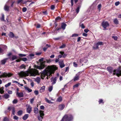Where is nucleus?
Here are the masks:
<instances>
[{
    "label": "nucleus",
    "mask_w": 121,
    "mask_h": 121,
    "mask_svg": "<svg viewBox=\"0 0 121 121\" xmlns=\"http://www.w3.org/2000/svg\"><path fill=\"white\" fill-rule=\"evenodd\" d=\"M57 69V68L55 66H48L41 73V76L42 78H43L46 75L48 76H52V74L53 73L55 70Z\"/></svg>",
    "instance_id": "obj_1"
},
{
    "label": "nucleus",
    "mask_w": 121,
    "mask_h": 121,
    "mask_svg": "<svg viewBox=\"0 0 121 121\" xmlns=\"http://www.w3.org/2000/svg\"><path fill=\"white\" fill-rule=\"evenodd\" d=\"M18 75L21 77L28 76L30 74L31 76H35L36 75H39L38 71L33 69H31L27 71L23 72L22 71L18 73Z\"/></svg>",
    "instance_id": "obj_2"
},
{
    "label": "nucleus",
    "mask_w": 121,
    "mask_h": 121,
    "mask_svg": "<svg viewBox=\"0 0 121 121\" xmlns=\"http://www.w3.org/2000/svg\"><path fill=\"white\" fill-rule=\"evenodd\" d=\"M107 69L110 74L113 73V75L116 74L118 77L121 75V71L119 69L113 70V68L112 67H109L107 68Z\"/></svg>",
    "instance_id": "obj_3"
},
{
    "label": "nucleus",
    "mask_w": 121,
    "mask_h": 121,
    "mask_svg": "<svg viewBox=\"0 0 121 121\" xmlns=\"http://www.w3.org/2000/svg\"><path fill=\"white\" fill-rule=\"evenodd\" d=\"M44 58H42L39 60V61L41 62L40 63V65L39 66L35 65V68L36 69L41 70L43 69L45 67V61H43Z\"/></svg>",
    "instance_id": "obj_4"
},
{
    "label": "nucleus",
    "mask_w": 121,
    "mask_h": 121,
    "mask_svg": "<svg viewBox=\"0 0 121 121\" xmlns=\"http://www.w3.org/2000/svg\"><path fill=\"white\" fill-rule=\"evenodd\" d=\"M73 119V116L70 114L65 115L61 121H71Z\"/></svg>",
    "instance_id": "obj_5"
},
{
    "label": "nucleus",
    "mask_w": 121,
    "mask_h": 121,
    "mask_svg": "<svg viewBox=\"0 0 121 121\" xmlns=\"http://www.w3.org/2000/svg\"><path fill=\"white\" fill-rule=\"evenodd\" d=\"M39 112L40 115L38 116L37 118L39 121H41L43 118V117L44 116V114L43 111L40 110Z\"/></svg>",
    "instance_id": "obj_6"
},
{
    "label": "nucleus",
    "mask_w": 121,
    "mask_h": 121,
    "mask_svg": "<svg viewBox=\"0 0 121 121\" xmlns=\"http://www.w3.org/2000/svg\"><path fill=\"white\" fill-rule=\"evenodd\" d=\"M102 25L104 29H106V28L107 27L109 26V25L108 22H104L102 23Z\"/></svg>",
    "instance_id": "obj_7"
},
{
    "label": "nucleus",
    "mask_w": 121,
    "mask_h": 121,
    "mask_svg": "<svg viewBox=\"0 0 121 121\" xmlns=\"http://www.w3.org/2000/svg\"><path fill=\"white\" fill-rule=\"evenodd\" d=\"M59 63L60 67L61 68H62L64 67L65 65L64 64L63 60H61L59 62Z\"/></svg>",
    "instance_id": "obj_8"
},
{
    "label": "nucleus",
    "mask_w": 121,
    "mask_h": 121,
    "mask_svg": "<svg viewBox=\"0 0 121 121\" xmlns=\"http://www.w3.org/2000/svg\"><path fill=\"white\" fill-rule=\"evenodd\" d=\"M80 75L79 73H78L73 78V80L74 81H76L78 80L79 79V76Z\"/></svg>",
    "instance_id": "obj_9"
},
{
    "label": "nucleus",
    "mask_w": 121,
    "mask_h": 121,
    "mask_svg": "<svg viewBox=\"0 0 121 121\" xmlns=\"http://www.w3.org/2000/svg\"><path fill=\"white\" fill-rule=\"evenodd\" d=\"M17 95L19 97H23L24 96V94L22 92H17L16 93Z\"/></svg>",
    "instance_id": "obj_10"
},
{
    "label": "nucleus",
    "mask_w": 121,
    "mask_h": 121,
    "mask_svg": "<svg viewBox=\"0 0 121 121\" xmlns=\"http://www.w3.org/2000/svg\"><path fill=\"white\" fill-rule=\"evenodd\" d=\"M32 108L29 105L27 108V112L29 113H30L31 112Z\"/></svg>",
    "instance_id": "obj_11"
},
{
    "label": "nucleus",
    "mask_w": 121,
    "mask_h": 121,
    "mask_svg": "<svg viewBox=\"0 0 121 121\" xmlns=\"http://www.w3.org/2000/svg\"><path fill=\"white\" fill-rule=\"evenodd\" d=\"M24 88L26 91L28 92V93L31 92L32 91V90L30 89L28 87L26 86H24Z\"/></svg>",
    "instance_id": "obj_12"
},
{
    "label": "nucleus",
    "mask_w": 121,
    "mask_h": 121,
    "mask_svg": "<svg viewBox=\"0 0 121 121\" xmlns=\"http://www.w3.org/2000/svg\"><path fill=\"white\" fill-rule=\"evenodd\" d=\"M57 80V78H52L51 79V82H52V84H55L56 83V81Z\"/></svg>",
    "instance_id": "obj_13"
},
{
    "label": "nucleus",
    "mask_w": 121,
    "mask_h": 121,
    "mask_svg": "<svg viewBox=\"0 0 121 121\" xmlns=\"http://www.w3.org/2000/svg\"><path fill=\"white\" fill-rule=\"evenodd\" d=\"M65 105L63 104H60L59 106V110H61L65 108Z\"/></svg>",
    "instance_id": "obj_14"
},
{
    "label": "nucleus",
    "mask_w": 121,
    "mask_h": 121,
    "mask_svg": "<svg viewBox=\"0 0 121 121\" xmlns=\"http://www.w3.org/2000/svg\"><path fill=\"white\" fill-rule=\"evenodd\" d=\"M41 80V78L39 77H38L35 79V80L38 84L40 83Z\"/></svg>",
    "instance_id": "obj_15"
},
{
    "label": "nucleus",
    "mask_w": 121,
    "mask_h": 121,
    "mask_svg": "<svg viewBox=\"0 0 121 121\" xmlns=\"http://www.w3.org/2000/svg\"><path fill=\"white\" fill-rule=\"evenodd\" d=\"M7 77V73H4L0 75V78H5Z\"/></svg>",
    "instance_id": "obj_16"
},
{
    "label": "nucleus",
    "mask_w": 121,
    "mask_h": 121,
    "mask_svg": "<svg viewBox=\"0 0 121 121\" xmlns=\"http://www.w3.org/2000/svg\"><path fill=\"white\" fill-rule=\"evenodd\" d=\"M50 47V45H49L48 44H47L46 45V47H44L43 48V50L44 51H45L47 48H48Z\"/></svg>",
    "instance_id": "obj_17"
},
{
    "label": "nucleus",
    "mask_w": 121,
    "mask_h": 121,
    "mask_svg": "<svg viewBox=\"0 0 121 121\" xmlns=\"http://www.w3.org/2000/svg\"><path fill=\"white\" fill-rule=\"evenodd\" d=\"M8 59V58H5L3 60H1V64H4Z\"/></svg>",
    "instance_id": "obj_18"
},
{
    "label": "nucleus",
    "mask_w": 121,
    "mask_h": 121,
    "mask_svg": "<svg viewBox=\"0 0 121 121\" xmlns=\"http://www.w3.org/2000/svg\"><path fill=\"white\" fill-rule=\"evenodd\" d=\"M9 6L7 4H6L4 6V9L5 11H8L9 10Z\"/></svg>",
    "instance_id": "obj_19"
},
{
    "label": "nucleus",
    "mask_w": 121,
    "mask_h": 121,
    "mask_svg": "<svg viewBox=\"0 0 121 121\" xmlns=\"http://www.w3.org/2000/svg\"><path fill=\"white\" fill-rule=\"evenodd\" d=\"M34 112L35 113L37 114L38 112V108L36 107L34 108Z\"/></svg>",
    "instance_id": "obj_20"
},
{
    "label": "nucleus",
    "mask_w": 121,
    "mask_h": 121,
    "mask_svg": "<svg viewBox=\"0 0 121 121\" xmlns=\"http://www.w3.org/2000/svg\"><path fill=\"white\" fill-rule=\"evenodd\" d=\"M45 86H43L42 87L40 90V92L42 93L45 90Z\"/></svg>",
    "instance_id": "obj_21"
},
{
    "label": "nucleus",
    "mask_w": 121,
    "mask_h": 121,
    "mask_svg": "<svg viewBox=\"0 0 121 121\" xmlns=\"http://www.w3.org/2000/svg\"><path fill=\"white\" fill-rule=\"evenodd\" d=\"M28 114H26L23 117V119L25 120H26L28 117Z\"/></svg>",
    "instance_id": "obj_22"
},
{
    "label": "nucleus",
    "mask_w": 121,
    "mask_h": 121,
    "mask_svg": "<svg viewBox=\"0 0 121 121\" xmlns=\"http://www.w3.org/2000/svg\"><path fill=\"white\" fill-rule=\"evenodd\" d=\"M9 35L10 38H13L14 37V35L12 32H10Z\"/></svg>",
    "instance_id": "obj_23"
},
{
    "label": "nucleus",
    "mask_w": 121,
    "mask_h": 121,
    "mask_svg": "<svg viewBox=\"0 0 121 121\" xmlns=\"http://www.w3.org/2000/svg\"><path fill=\"white\" fill-rule=\"evenodd\" d=\"M26 66L24 64H22L19 67L20 69H26Z\"/></svg>",
    "instance_id": "obj_24"
},
{
    "label": "nucleus",
    "mask_w": 121,
    "mask_h": 121,
    "mask_svg": "<svg viewBox=\"0 0 121 121\" xmlns=\"http://www.w3.org/2000/svg\"><path fill=\"white\" fill-rule=\"evenodd\" d=\"M93 48L95 49H96L98 48V46L97 43L94 45Z\"/></svg>",
    "instance_id": "obj_25"
},
{
    "label": "nucleus",
    "mask_w": 121,
    "mask_h": 121,
    "mask_svg": "<svg viewBox=\"0 0 121 121\" xmlns=\"http://www.w3.org/2000/svg\"><path fill=\"white\" fill-rule=\"evenodd\" d=\"M113 22L114 23L116 24H118V21L117 18H115L113 20Z\"/></svg>",
    "instance_id": "obj_26"
},
{
    "label": "nucleus",
    "mask_w": 121,
    "mask_h": 121,
    "mask_svg": "<svg viewBox=\"0 0 121 121\" xmlns=\"http://www.w3.org/2000/svg\"><path fill=\"white\" fill-rule=\"evenodd\" d=\"M66 25V24L63 23H62L61 24V27L63 30H64L65 28Z\"/></svg>",
    "instance_id": "obj_27"
},
{
    "label": "nucleus",
    "mask_w": 121,
    "mask_h": 121,
    "mask_svg": "<svg viewBox=\"0 0 121 121\" xmlns=\"http://www.w3.org/2000/svg\"><path fill=\"white\" fill-rule=\"evenodd\" d=\"M17 56L13 55L11 59L12 60H13L17 59Z\"/></svg>",
    "instance_id": "obj_28"
},
{
    "label": "nucleus",
    "mask_w": 121,
    "mask_h": 121,
    "mask_svg": "<svg viewBox=\"0 0 121 121\" xmlns=\"http://www.w3.org/2000/svg\"><path fill=\"white\" fill-rule=\"evenodd\" d=\"M4 88L3 87H2L0 88V93L2 94L3 93L4 91Z\"/></svg>",
    "instance_id": "obj_29"
},
{
    "label": "nucleus",
    "mask_w": 121,
    "mask_h": 121,
    "mask_svg": "<svg viewBox=\"0 0 121 121\" xmlns=\"http://www.w3.org/2000/svg\"><path fill=\"white\" fill-rule=\"evenodd\" d=\"M79 26H80L82 29H84L85 27L84 24L81 23V22L80 23Z\"/></svg>",
    "instance_id": "obj_30"
},
{
    "label": "nucleus",
    "mask_w": 121,
    "mask_h": 121,
    "mask_svg": "<svg viewBox=\"0 0 121 121\" xmlns=\"http://www.w3.org/2000/svg\"><path fill=\"white\" fill-rule=\"evenodd\" d=\"M18 115L19 116H21L22 114V110L18 111L17 112Z\"/></svg>",
    "instance_id": "obj_31"
},
{
    "label": "nucleus",
    "mask_w": 121,
    "mask_h": 121,
    "mask_svg": "<svg viewBox=\"0 0 121 121\" xmlns=\"http://www.w3.org/2000/svg\"><path fill=\"white\" fill-rule=\"evenodd\" d=\"M9 95L7 94L4 95V97L6 99H7L9 98Z\"/></svg>",
    "instance_id": "obj_32"
},
{
    "label": "nucleus",
    "mask_w": 121,
    "mask_h": 121,
    "mask_svg": "<svg viewBox=\"0 0 121 121\" xmlns=\"http://www.w3.org/2000/svg\"><path fill=\"white\" fill-rule=\"evenodd\" d=\"M53 89V86H50L48 88V89L49 92H51Z\"/></svg>",
    "instance_id": "obj_33"
},
{
    "label": "nucleus",
    "mask_w": 121,
    "mask_h": 121,
    "mask_svg": "<svg viewBox=\"0 0 121 121\" xmlns=\"http://www.w3.org/2000/svg\"><path fill=\"white\" fill-rule=\"evenodd\" d=\"M62 100V98L61 97H59L57 99V100L59 102H61Z\"/></svg>",
    "instance_id": "obj_34"
},
{
    "label": "nucleus",
    "mask_w": 121,
    "mask_h": 121,
    "mask_svg": "<svg viewBox=\"0 0 121 121\" xmlns=\"http://www.w3.org/2000/svg\"><path fill=\"white\" fill-rule=\"evenodd\" d=\"M11 82L8 83V84L5 85V87H8L11 85Z\"/></svg>",
    "instance_id": "obj_35"
},
{
    "label": "nucleus",
    "mask_w": 121,
    "mask_h": 121,
    "mask_svg": "<svg viewBox=\"0 0 121 121\" xmlns=\"http://www.w3.org/2000/svg\"><path fill=\"white\" fill-rule=\"evenodd\" d=\"M97 43L98 46H99V45H103V43L101 42H99Z\"/></svg>",
    "instance_id": "obj_36"
},
{
    "label": "nucleus",
    "mask_w": 121,
    "mask_h": 121,
    "mask_svg": "<svg viewBox=\"0 0 121 121\" xmlns=\"http://www.w3.org/2000/svg\"><path fill=\"white\" fill-rule=\"evenodd\" d=\"M101 4H99L98 6V8L99 11H100L101 9Z\"/></svg>",
    "instance_id": "obj_37"
},
{
    "label": "nucleus",
    "mask_w": 121,
    "mask_h": 121,
    "mask_svg": "<svg viewBox=\"0 0 121 121\" xmlns=\"http://www.w3.org/2000/svg\"><path fill=\"white\" fill-rule=\"evenodd\" d=\"M1 21H4V15L2 14V17L1 18Z\"/></svg>",
    "instance_id": "obj_38"
},
{
    "label": "nucleus",
    "mask_w": 121,
    "mask_h": 121,
    "mask_svg": "<svg viewBox=\"0 0 121 121\" xmlns=\"http://www.w3.org/2000/svg\"><path fill=\"white\" fill-rule=\"evenodd\" d=\"M46 101L48 103H52L51 102L50 100H48L47 99L45 98Z\"/></svg>",
    "instance_id": "obj_39"
},
{
    "label": "nucleus",
    "mask_w": 121,
    "mask_h": 121,
    "mask_svg": "<svg viewBox=\"0 0 121 121\" xmlns=\"http://www.w3.org/2000/svg\"><path fill=\"white\" fill-rule=\"evenodd\" d=\"M19 56L20 57H22L24 56H26V54H19Z\"/></svg>",
    "instance_id": "obj_40"
},
{
    "label": "nucleus",
    "mask_w": 121,
    "mask_h": 121,
    "mask_svg": "<svg viewBox=\"0 0 121 121\" xmlns=\"http://www.w3.org/2000/svg\"><path fill=\"white\" fill-rule=\"evenodd\" d=\"M65 46V44H63L59 48H64Z\"/></svg>",
    "instance_id": "obj_41"
},
{
    "label": "nucleus",
    "mask_w": 121,
    "mask_h": 121,
    "mask_svg": "<svg viewBox=\"0 0 121 121\" xmlns=\"http://www.w3.org/2000/svg\"><path fill=\"white\" fill-rule=\"evenodd\" d=\"M78 36V34H77L75 33L73 34L72 36V37H77Z\"/></svg>",
    "instance_id": "obj_42"
},
{
    "label": "nucleus",
    "mask_w": 121,
    "mask_h": 121,
    "mask_svg": "<svg viewBox=\"0 0 121 121\" xmlns=\"http://www.w3.org/2000/svg\"><path fill=\"white\" fill-rule=\"evenodd\" d=\"M80 9V7H78L76 9V12L77 13H78Z\"/></svg>",
    "instance_id": "obj_43"
},
{
    "label": "nucleus",
    "mask_w": 121,
    "mask_h": 121,
    "mask_svg": "<svg viewBox=\"0 0 121 121\" xmlns=\"http://www.w3.org/2000/svg\"><path fill=\"white\" fill-rule=\"evenodd\" d=\"M112 37V38H113L115 40H117V39H118V37L117 36H113Z\"/></svg>",
    "instance_id": "obj_44"
},
{
    "label": "nucleus",
    "mask_w": 121,
    "mask_h": 121,
    "mask_svg": "<svg viewBox=\"0 0 121 121\" xmlns=\"http://www.w3.org/2000/svg\"><path fill=\"white\" fill-rule=\"evenodd\" d=\"M73 64L74 66V67H77V64L76 63V62H73Z\"/></svg>",
    "instance_id": "obj_45"
},
{
    "label": "nucleus",
    "mask_w": 121,
    "mask_h": 121,
    "mask_svg": "<svg viewBox=\"0 0 121 121\" xmlns=\"http://www.w3.org/2000/svg\"><path fill=\"white\" fill-rule=\"evenodd\" d=\"M26 10L27 9L25 7H24L22 8V10L23 12H26Z\"/></svg>",
    "instance_id": "obj_46"
},
{
    "label": "nucleus",
    "mask_w": 121,
    "mask_h": 121,
    "mask_svg": "<svg viewBox=\"0 0 121 121\" xmlns=\"http://www.w3.org/2000/svg\"><path fill=\"white\" fill-rule=\"evenodd\" d=\"M17 102V100L16 99H14L13 101V104H16Z\"/></svg>",
    "instance_id": "obj_47"
},
{
    "label": "nucleus",
    "mask_w": 121,
    "mask_h": 121,
    "mask_svg": "<svg viewBox=\"0 0 121 121\" xmlns=\"http://www.w3.org/2000/svg\"><path fill=\"white\" fill-rule=\"evenodd\" d=\"M34 92L35 94L36 95H37L39 93L38 91H35Z\"/></svg>",
    "instance_id": "obj_48"
},
{
    "label": "nucleus",
    "mask_w": 121,
    "mask_h": 121,
    "mask_svg": "<svg viewBox=\"0 0 121 121\" xmlns=\"http://www.w3.org/2000/svg\"><path fill=\"white\" fill-rule=\"evenodd\" d=\"M18 118V117L16 116H15L13 117V119L16 120H17Z\"/></svg>",
    "instance_id": "obj_49"
},
{
    "label": "nucleus",
    "mask_w": 121,
    "mask_h": 121,
    "mask_svg": "<svg viewBox=\"0 0 121 121\" xmlns=\"http://www.w3.org/2000/svg\"><path fill=\"white\" fill-rule=\"evenodd\" d=\"M8 93L9 94H11L12 93V91H11L9 90L8 91Z\"/></svg>",
    "instance_id": "obj_50"
},
{
    "label": "nucleus",
    "mask_w": 121,
    "mask_h": 121,
    "mask_svg": "<svg viewBox=\"0 0 121 121\" xmlns=\"http://www.w3.org/2000/svg\"><path fill=\"white\" fill-rule=\"evenodd\" d=\"M14 108L13 107H9L8 108V109L9 111H10L11 110H12Z\"/></svg>",
    "instance_id": "obj_51"
},
{
    "label": "nucleus",
    "mask_w": 121,
    "mask_h": 121,
    "mask_svg": "<svg viewBox=\"0 0 121 121\" xmlns=\"http://www.w3.org/2000/svg\"><path fill=\"white\" fill-rule=\"evenodd\" d=\"M79 84H77L73 86V88L78 87V85Z\"/></svg>",
    "instance_id": "obj_52"
},
{
    "label": "nucleus",
    "mask_w": 121,
    "mask_h": 121,
    "mask_svg": "<svg viewBox=\"0 0 121 121\" xmlns=\"http://www.w3.org/2000/svg\"><path fill=\"white\" fill-rule=\"evenodd\" d=\"M22 60L23 61H25L27 60V58H22Z\"/></svg>",
    "instance_id": "obj_53"
},
{
    "label": "nucleus",
    "mask_w": 121,
    "mask_h": 121,
    "mask_svg": "<svg viewBox=\"0 0 121 121\" xmlns=\"http://www.w3.org/2000/svg\"><path fill=\"white\" fill-rule=\"evenodd\" d=\"M119 1H118L117 2H116L115 3V5L117 6L119 4Z\"/></svg>",
    "instance_id": "obj_54"
},
{
    "label": "nucleus",
    "mask_w": 121,
    "mask_h": 121,
    "mask_svg": "<svg viewBox=\"0 0 121 121\" xmlns=\"http://www.w3.org/2000/svg\"><path fill=\"white\" fill-rule=\"evenodd\" d=\"M119 62L121 63V55L119 57Z\"/></svg>",
    "instance_id": "obj_55"
},
{
    "label": "nucleus",
    "mask_w": 121,
    "mask_h": 121,
    "mask_svg": "<svg viewBox=\"0 0 121 121\" xmlns=\"http://www.w3.org/2000/svg\"><path fill=\"white\" fill-rule=\"evenodd\" d=\"M82 35L83 36L86 37L87 35V34L86 33H83L82 34Z\"/></svg>",
    "instance_id": "obj_56"
},
{
    "label": "nucleus",
    "mask_w": 121,
    "mask_h": 121,
    "mask_svg": "<svg viewBox=\"0 0 121 121\" xmlns=\"http://www.w3.org/2000/svg\"><path fill=\"white\" fill-rule=\"evenodd\" d=\"M7 76H8L9 77H10L12 75V74L10 73H9L8 74H7Z\"/></svg>",
    "instance_id": "obj_57"
},
{
    "label": "nucleus",
    "mask_w": 121,
    "mask_h": 121,
    "mask_svg": "<svg viewBox=\"0 0 121 121\" xmlns=\"http://www.w3.org/2000/svg\"><path fill=\"white\" fill-rule=\"evenodd\" d=\"M3 121H8V119L7 117H5L4 118Z\"/></svg>",
    "instance_id": "obj_58"
},
{
    "label": "nucleus",
    "mask_w": 121,
    "mask_h": 121,
    "mask_svg": "<svg viewBox=\"0 0 121 121\" xmlns=\"http://www.w3.org/2000/svg\"><path fill=\"white\" fill-rule=\"evenodd\" d=\"M55 8V6L54 5H53L51 6V9L52 10H54Z\"/></svg>",
    "instance_id": "obj_59"
},
{
    "label": "nucleus",
    "mask_w": 121,
    "mask_h": 121,
    "mask_svg": "<svg viewBox=\"0 0 121 121\" xmlns=\"http://www.w3.org/2000/svg\"><path fill=\"white\" fill-rule=\"evenodd\" d=\"M61 19L59 17H58L56 19V21H57L58 20H60Z\"/></svg>",
    "instance_id": "obj_60"
},
{
    "label": "nucleus",
    "mask_w": 121,
    "mask_h": 121,
    "mask_svg": "<svg viewBox=\"0 0 121 121\" xmlns=\"http://www.w3.org/2000/svg\"><path fill=\"white\" fill-rule=\"evenodd\" d=\"M89 31V30L88 29H85L84 30V31L86 33H87V32H88Z\"/></svg>",
    "instance_id": "obj_61"
},
{
    "label": "nucleus",
    "mask_w": 121,
    "mask_h": 121,
    "mask_svg": "<svg viewBox=\"0 0 121 121\" xmlns=\"http://www.w3.org/2000/svg\"><path fill=\"white\" fill-rule=\"evenodd\" d=\"M22 0H18L17 1V3L19 4L20 3H22Z\"/></svg>",
    "instance_id": "obj_62"
},
{
    "label": "nucleus",
    "mask_w": 121,
    "mask_h": 121,
    "mask_svg": "<svg viewBox=\"0 0 121 121\" xmlns=\"http://www.w3.org/2000/svg\"><path fill=\"white\" fill-rule=\"evenodd\" d=\"M40 109H41L43 110L44 109V107L43 106H41L40 107Z\"/></svg>",
    "instance_id": "obj_63"
},
{
    "label": "nucleus",
    "mask_w": 121,
    "mask_h": 121,
    "mask_svg": "<svg viewBox=\"0 0 121 121\" xmlns=\"http://www.w3.org/2000/svg\"><path fill=\"white\" fill-rule=\"evenodd\" d=\"M30 57L31 58H33V57L34 56V55L33 54H31L30 55Z\"/></svg>",
    "instance_id": "obj_64"
}]
</instances>
